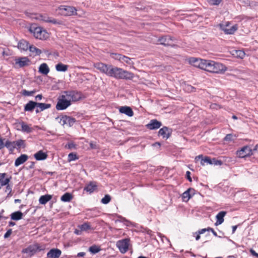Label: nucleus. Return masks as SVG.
<instances>
[{"label": "nucleus", "mask_w": 258, "mask_h": 258, "mask_svg": "<svg viewBox=\"0 0 258 258\" xmlns=\"http://www.w3.org/2000/svg\"><path fill=\"white\" fill-rule=\"evenodd\" d=\"M107 76L116 79H132L134 75L130 72L121 68L110 64Z\"/></svg>", "instance_id": "obj_1"}, {"label": "nucleus", "mask_w": 258, "mask_h": 258, "mask_svg": "<svg viewBox=\"0 0 258 258\" xmlns=\"http://www.w3.org/2000/svg\"><path fill=\"white\" fill-rule=\"evenodd\" d=\"M205 71L215 74H223L227 70V67L221 63L212 60H207Z\"/></svg>", "instance_id": "obj_2"}, {"label": "nucleus", "mask_w": 258, "mask_h": 258, "mask_svg": "<svg viewBox=\"0 0 258 258\" xmlns=\"http://www.w3.org/2000/svg\"><path fill=\"white\" fill-rule=\"evenodd\" d=\"M29 31L34 36L39 39H46L49 37L48 33L41 27H37L36 25H32L29 28Z\"/></svg>", "instance_id": "obj_3"}, {"label": "nucleus", "mask_w": 258, "mask_h": 258, "mask_svg": "<svg viewBox=\"0 0 258 258\" xmlns=\"http://www.w3.org/2000/svg\"><path fill=\"white\" fill-rule=\"evenodd\" d=\"M56 12L64 16H70L77 14V9L76 8L69 6H60L56 10Z\"/></svg>", "instance_id": "obj_4"}, {"label": "nucleus", "mask_w": 258, "mask_h": 258, "mask_svg": "<svg viewBox=\"0 0 258 258\" xmlns=\"http://www.w3.org/2000/svg\"><path fill=\"white\" fill-rule=\"evenodd\" d=\"M61 98L70 103L71 102L77 101L81 98V95L75 91H66L61 95Z\"/></svg>", "instance_id": "obj_5"}, {"label": "nucleus", "mask_w": 258, "mask_h": 258, "mask_svg": "<svg viewBox=\"0 0 258 258\" xmlns=\"http://www.w3.org/2000/svg\"><path fill=\"white\" fill-rule=\"evenodd\" d=\"M110 56L112 58L119 60L122 63H125L126 64L130 65L131 68L135 69L134 67V62L133 61L132 58L120 54L115 53H111Z\"/></svg>", "instance_id": "obj_6"}, {"label": "nucleus", "mask_w": 258, "mask_h": 258, "mask_svg": "<svg viewBox=\"0 0 258 258\" xmlns=\"http://www.w3.org/2000/svg\"><path fill=\"white\" fill-rule=\"evenodd\" d=\"M230 23L227 22L219 25L220 28L226 34H233L237 30L238 27L236 24L230 27Z\"/></svg>", "instance_id": "obj_7"}, {"label": "nucleus", "mask_w": 258, "mask_h": 258, "mask_svg": "<svg viewBox=\"0 0 258 258\" xmlns=\"http://www.w3.org/2000/svg\"><path fill=\"white\" fill-rule=\"evenodd\" d=\"M236 156L240 158H244L251 156V147L245 146L236 152Z\"/></svg>", "instance_id": "obj_8"}, {"label": "nucleus", "mask_w": 258, "mask_h": 258, "mask_svg": "<svg viewBox=\"0 0 258 258\" xmlns=\"http://www.w3.org/2000/svg\"><path fill=\"white\" fill-rule=\"evenodd\" d=\"M130 239L125 238L118 240L116 242V246L122 253H125L128 249Z\"/></svg>", "instance_id": "obj_9"}, {"label": "nucleus", "mask_w": 258, "mask_h": 258, "mask_svg": "<svg viewBox=\"0 0 258 258\" xmlns=\"http://www.w3.org/2000/svg\"><path fill=\"white\" fill-rule=\"evenodd\" d=\"M206 59L191 57L189 59V62L193 66L205 70Z\"/></svg>", "instance_id": "obj_10"}, {"label": "nucleus", "mask_w": 258, "mask_h": 258, "mask_svg": "<svg viewBox=\"0 0 258 258\" xmlns=\"http://www.w3.org/2000/svg\"><path fill=\"white\" fill-rule=\"evenodd\" d=\"M42 249L40 248L39 245L38 244L29 245L28 247L22 250V252L27 253L29 256L34 254L37 251H40Z\"/></svg>", "instance_id": "obj_11"}, {"label": "nucleus", "mask_w": 258, "mask_h": 258, "mask_svg": "<svg viewBox=\"0 0 258 258\" xmlns=\"http://www.w3.org/2000/svg\"><path fill=\"white\" fill-rule=\"evenodd\" d=\"M158 42L160 44L165 46H173L174 40L170 36H165L161 37L158 39Z\"/></svg>", "instance_id": "obj_12"}, {"label": "nucleus", "mask_w": 258, "mask_h": 258, "mask_svg": "<svg viewBox=\"0 0 258 258\" xmlns=\"http://www.w3.org/2000/svg\"><path fill=\"white\" fill-rule=\"evenodd\" d=\"M171 133V129L167 126H163L159 130L158 132V135L162 136L163 138L167 139L170 137Z\"/></svg>", "instance_id": "obj_13"}, {"label": "nucleus", "mask_w": 258, "mask_h": 258, "mask_svg": "<svg viewBox=\"0 0 258 258\" xmlns=\"http://www.w3.org/2000/svg\"><path fill=\"white\" fill-rule=\"evenodd\" d=\"M110 64H107L102 62H97L94 64V67L101 73L107 75Z\"/></svg>", "instance_id": "obj_14"}, {"label": "nucleus", "mask_w": 258, "mask_h": 258, "mask_svg": "<svg viewBox=\"0 0 258 258\" xmlns=\"http://www.w3.org/2000/svg\"><path fill=\"white\" fill-rule=\"evenodd\" d=\"M162 125V123L158 121L157 119H152L150 122L146 125L147 128L154 130L159 128Z\"/></svg>", "instance_id": "obj_15"}, {"label": "nucleus", "mask_w": 258, "mask_h": 258, "mask_svg": "<svg viewBox=\"0 0 258 258\" xmlns=\"http://www.w3.org/2000/svg\"><path fill=\"white\" fill-rule=\"evenodd\" d=\"M30 61L27 57H19L15 59V63L19 67H23L29 66Z\"/></svg>", "instance_id": "obj_16"}, {"label": "nucleus", "mask_w": 258, "mask_h": 258, "mask_svg": "<svg viewBox=\"0 0 258 258\" xmlns=\"http://www.w3.org/2000/svg\"><path fill=\"white\" fill-rule=\"evenodd\" d=\"M61 253L60 250L57 248H52L50 249L47 253L48 258H58Z\"/></svg>", "instance_id": "obj_17"}, {"label": "nucleus", "mask_w": 258, "mask_h": 258, "mask_svg": "<svg viewBox=\"0 0 258 258\" xmlns=\"http://www.w3.org/2000/svg\"><path fill=\"white\" fill-rule=\"evenodd\" d=\"M68 102L64 101L61 98L58 99L57 103L56 105V108L58 110H62L66 109L70 105V103H68Z\"/></svg>", "instance_id": "obj_18"}, {"label": "nucleus", "mask_w": 258, "mask_h": 258, "mask_svg": "<svg viewBox=\"0 0 258 258\" xmlns=\"http://www.w3.org/2000/svg\"><path fill=\"white\" fill-rule=\"evenodd\" d=\"M37 19L40 21H42L45 22L51 23L53 24H59L55 19L49 17L46 15H40Z\"/></svg>", "instance_id": "obj_19"}, {"label": "nucleus", "mask_w": 258, "mask_h": 258, "mask_svg": "<svg viewBox=\"0 0 258 258\" xmlns=\"http://www.w3.org/2000/svg\"><path fill=\"white\" fill-rule=\"evenodd\" d=\"M225 211H220L219 212L216 216V222L215 223L216 225H219L221 224L224 221V217L226 214Z\"/></svg>", "instance_id": "obj_20"}, {"label": "nucleus", "mask_w": 258, "mask_h": 258, "mask_svg": "<svg viewBox=\"0 0 258 258\" xmlns=\"http://www.w3.org/2000/svg\"><path fill=\"white\" fill-rule=\"evenodd\" d=\"M196 160L201 159V164L202 166H205L206 164H212V160L209 157H205L204 158H203L202 155L197 156L195 158Z\"/></svg>", "instance_id": "obj_21"}, {"label": "nucleus", "mask_w": 258, "mask_h": 258, "mask_svg": "<svg viewBox=\"0 0 258 258\" xmlns=\"http://www.w3.org/2000/svg\"><path fill=\"white\" fill-rule=\"evenodd\" d=\"M191 191H195V190L194 188H189L182 194V198L183 201L187 202L192 197Z\"/></svg>", "instance_id": "obj_22"}, {"label": "nucleus", "mask_w": 258, "mask_h": 258, "mask_svg": "<svg viewBox=\"0 0 258 258\" xmlns=\"http://www.w3.org/2000/svg\"><path fill=\"white\" fill-rule=\"evenodd\" d=\"M28 156L26 154H22L20 157L16 159L15 162V166L17 167L24 163L27 160Z\"/></svg>", "instance_id": "obj_23"}, {"label": "nucleus", "mask_w": 258, "mask_h": 258, "mask_svg": "<svg viewBox=\"0 0 258 258\" xmlns=\"http://www.w3.org/2000/svg\"><path fill=\"white\" fill-rule=\"evenodd\" d=\"M59 122L62 125H64L65 124H69L70 125H71L75 122V119L64 115L62 116V117L60 118Z\"/></svg>", "instance_id": "obj_24"}, {"label": "nucleus", "mask_w": 258, "mask_h": 258, "mask_svg": "<svg viewBox=\"0 0 258 258\" xmlns=\"http://www.w3.org/2000/svg\"><path fill=\"white\" fill-rule=\"evenodd\" d=\"M51 106L50 104L37 103V109H36V112L38 113L40 111H43L46 109L50 108Z\"/></svg>", "instance_id": "obj_25"}, {"label": "nucleus", "mask_w": 258, "mask_h": 258, "mask_svg": "<svg viewBox=\"0 0 258 258\" xmlns=\"http://www.w3.org/2000/svg\"><path fill=\"white\" fill-rule=\"evenodd\" d=\"M7 174L6 173H0V184L1 186H5L7 185L11 179L10 176L9 178H5Z\"/></svg>", "instance_id": "obj_26"}, {"label": "nucleus", "mask_w": 258, "mask_h": 258, "mask_svg": "<svg viewBox=\"0 0 258 258\" xmlns=\"http://www.w3.org/2000/svg\"><path fill=\"white\" fill-rule=\"evenodd\" d=\"M49 71V68L48 65L45 63L41 64L39 67V72L44 75H47Z\"/></svg>", "instance_id": "obj_27"}, {"label": "nucleus", "mask_w": 258, "mask_h": 258, "mask_svg": "<svg viewBox=\"0 0 258 258\" xmlns=\"http://www.w3.org/2000/svg\"><path fill=\"white\" fill-rule=\"evenodd\" d=\"M36 108L37 109V102L30 101L25 106V110L26 111H32Z\"/></svg>", "instance_id": "obj_28"}, {"label": "nucleus", "mask_w": 258, "mask_h": 258, "mask_svg": "<svg viewBox=\"0 0 258 258\" xmlns=\"http://www.w3.org/2000/svg\"><path fill=\"white\" fill-rule=\"evenodd\" d=\"M34 157L37 160H43L47 158V154L40 150L34 154Z\"/></svg>", "instance_id": "obj_29"}, {"label": "nucleus", "mask_w": 258, "mask_h": 258, "mask_svg": "<svg viewBox=\"0 0 258 258\" xmlns=\"http://www.w3.org/2000/svg\"><path fill=\"white\" fill-rule=\"evenodd\" d=\"M52 198V196L50 195H45L41 196L39 199V202L42 205L46 204L48 201H49Z\"/></svg>", "instance_id": "obj_30"}, {"label": "nucleus", "mask_w": 258, "mask_h": 258, "mask_svg": "<svg viewBox=\"0 0 258 258\" xmlns=\"http://www.w3.org/2000/svg\"><path fill=\"white\" fill-rule=\"evenodd\" d=\"M96 188L97 185L93 182H91L84 187V190L91 194L94 192Z\"/></svg>", "instance_id": "obj_31"}, {"label": "nucleus", "mask_w": 258, "mask_h": 258, "mask_svg": "<svg viewBox=\"0 0 258 258\" xmlns=\"http://www.w3.org/2000/svg\"><path fill=\"white\" fill-rule=\"evenodd\" d=\"M29 46L28 42L24 40H21L18 45V48L23 50H26L29 49Z\"/></svg>", "instance_id": "obj_32"}, {"label": "nucleus", "mask_w": 258, "mask_h": 258, "mask_svg": "<svg viewBox=\"0 0 258 258\" xmlns=\"http://www.w3.org/2000/svg\"><path fill=\"white\" fill-rule=\"evenodd\" d=\"M23 217V213L21 211H16L11 214V218L13 220H19Z\"/></svg>", "instance_id": "obj_33"}, {"label": "nucleus", "mask_w": 258, "mask_h": 258, "mask_svg": "<svg viewBox=\"0 0 258 258\" xmlns=\"http://www.w3.org/2000/svg\"><path fill=\"white\" fill-rule=\"evenodd\" d=\"M68 66L62 63H58L55 66V69L57 72H66L68 70Z\"/></svg>", "instance_id": "obj_34"}, {"label": "nucleus", "mask_w": 258, "mask_h": 258, "mask_svg": "<svg viewBox=\"0 0 258 258\" xmlns=\"http://www.w3.org/2000/svg\"><path fill=\"white\" fill-rule=\"evenodd\" d=\"M73 198V195L69 193L66 192L63 194L60 198L61 201L64 202H70Z\"/></svg>", "instance_id": "obj_35"}, {"label": "nucleus", "mask_w": 258, "mask_h": 258, "mask_svg": "<svg viewBox=\"0 0 258 258\" xmlns=\"http://www.w3.org/2000/svg\"><path fill=\"white\" fill-rule=\"evenodd\" d=\"M29 49L30 51L35 56L39 55L42 52L40 49L33 45H30Z\"/></svg>", "instance_id": "obj_36"}, {"label": "nucleus", "mask_w": 258, "mask_h": 258, "mask_svg": "<svg viewBox=\"0 0 258 258\" xmlns=\"http://www.w3.org/2000/svg\"><path fill=\"white\" fill-rule=\"evenodd\" d=\"M232 54L236 57L243 58L245 56V52L241 50H235L233 51Z\"/></svg>", "instance_id": "obj_37"}, {"label": "nucleus", "mask_w": 258, "mask_h": 258, "mask_svg": "<svg viewBox=\"0 0 258 258\" xmlns=\"http://www.w3.org/2000/svg\"><path fill=\"white\" fill-rule=\"evenodd\" d=\"M21 131L24 133H30L33 131V129L23 121L21 126Z\"/></svg>", "instance_id": "obj_38"}, {"label": "nucleus", "mask_w": 258, "mask_h": 258, "mask_svg": "<svg viewBox=\"0 0 258 258\" xmlns=\"http://www.w3.org/2000/svg\"><path fill=\"white\" fill-rule=\"evenodd\" d=\"M118 109L120 113H133L132 109L127 106L119 107Z\"/></svg>", "instance_id": "obj_39"}, {"label": "nucleus", "mask_w": 258, "mask_h": 258, "mask_svg": "<svg viewBox=\"0 0 258 258\" xmlns=\"http://www.w3.org/2000/svg\"><path fill=\"white\" fill-rule=\"evenodd\" d=\"M100 250V248L96 245H93L90 246L89 248V251L93 254H95L99 252Z\"/></svg>", "instance_id": "obj_40"}, {"label": "nucleus", "mask_w": 258, "mask_h": 258, "mask_svg": "<svg viewBox=\"0 0 258 258\" xmlns=\"http://www.w3.org/2000/svg\"><path fill=\"white\" fill-rule=\"evenodd\" d=\"M79 227L81 231H86L88 230L92 229L91 225L89 224V223H84L80 225Z\"/></svg>", "instance_id": "obj_41"}, {"label": "nucleus", "mask_w": 258, "mask_h": 258, "mask_svg": "<svg viewBox=\"0 0 258 258\" xmlns=\"http://www.w3.org/2000/svg\"><path fill=\"white\" fill-rule=\"evenodd\" d=\"M5 146L11 150H12L15 148V142H10L7 141L4 144Z\"/></svg>", "instance_id": "obj_42"}, {"label": "nucleus", "mask_w": 258, "mask_h": 258, "mask_svg": "<svg viewBox=\"0 0 258 258\" xmlns=\"http://www.w3.org/2000/svg\"><path fill=\"white\" fill-rule=\"evenodd\" d=\"M78 159V157L77 154L75 153H71L68 155V161L71 162Z\"/></svg>", "instance_id": "obj_43"}, {"label": "nucleus", "mask_w": 258, "mask_h": 258, "mask_svg": "<svg viewBox=\"0 0 258 258\" xmlns=\"http://www.w3.org/2000/svg\"><path fill=\"white\" fill-rule=\"evenodd\" d=\"M36 90H33L32 91H27L26 90H23L22 91V94L25 96H30L33 95L36 93Z\"/></svg>", "instance_id": "obj_44"}, {"label": "nucleus", "mask_w": 258, "mask_h": 258, "mask_svg": "<svg viewBox=\"0 0 258 258\" xmlns=\"http://www.w3.org/2000/svg\"><path fill=\"white\" fill-rule=\"evenodd\" d=\"M111 197L110 195H105L104 198H103L101 199V203L104 204H107L108 203H109L110 202V201H111Z\"/></svg>", "instance_id": "obj_45"}, {"label": "nucleus", "mask_w": 258, "mask_h": 258, "mask_svg": "<svg viewBox=\"0 0 258 258\" xmlns=\"http://www.w3.org/2000/svg\"><path fill=\"white\" fill-rule=\"evenodd\" d=\"M15 148L16 147H17L20 148L22 147H24V141H23L22 140H19L18 141H17L15 142Z\"/></svg>", "instance_id": "obj_46"}, {"label": "nucleus", "mask_w": 258, "mask_h": 258, "mask_svg": "<svg viewBox=\"0 0 258 258\" xmlns=\"http://www.w3.org/2000/svg\"><path fill=\"white\" fill-rule=\"evenodd\" d=\"M251 155L258 156V144L256 145L253 148L251 147Z\"/></svg>", "instance_id": "obj_47"}, {"label": "nucleus", "mask_w": 258, "mask_h": 258, "mask_svg": "<svg viewBox=\"0 0 258 258\" xmlns=\"http://www.w3.org/2000/svg\"><path fill=\"white\" fill-rule=\"evenodd\" d=\"M235 136L232 134H227L224 138V141H232L234 140V138Z\"/></svg>", "instance_id": "obj_48"}, {"label": "nucleus", "mask_w": 258, "mask_h": 258, "mask_svg": "<svg viewBox=\"0 0 258 258\" xmlns=\"http://www.w3.org/2000/svg\"><path fill=\"white\" fill-rule=\"evenodd\" d=\"M221 1L222 0H207L208 3L211 5H218Z\"/></svg>", "instance_id": "obj_49"}, {"label": "nucleus", "mask_w": 258, "mask_h": 258, "mask_svg": "<svg viewBox=\"0 0 258 258\" xmlns=\"http://www.w3.org/2000/svg\"><path fill=\"white\" fill-rule=\"evenodd\" d=\"M76 147V145L74 144L73 142H69L66 146V148L71 150L73 149H75Z\"/></svg>", "instance_id": "obj_50"}, {"label": "nucleus", "mask_w": 258, "mask_h": 258, "mask_svg": "<svg viewBox=\"0 0 258 258\" xmlns=\"http://www.w3.org/2000/svg\"><path fill=\"white\" fill-rule=\"evenodd\" d=\"M214 164L215 165H221L222 164V162L221 160H216L215 158H213L212 160V164Z\"/></svg>", "instance_id": "obj_51"}, {"label": "nucleus", "mask_w": 258, "mask_h": 258, "mask_svg": "<svg viewBox=\"0 0 258 258\" xmlns=\"http://www.w3.org/2000/svg\"><path fill=\"white\" fill-rule=\"evenodd\" d=\"M22 123H23V121L16 122L15 123V127L17 128V130L21 131V126Z\"/></svg>", "instance_id": "obj_52"}, {"label": "nucleus", "mask_w": 258, "mask_h": 258, "mask_svg": "<svg viewBox=\"0 0 258 258\" xmlns=\"http://www.w3.org/2000/svg\"><path fill=\"white\" fill-rule=\"evenodd\" d=\"M6 188L5 190V192H8V196H9L12 192V187L9 184V183L6 185Z\"/></svg>", "instance_id": "obj_53"}, {"label": "nucleus", "mask_w": 258, "mask_h": 258, "mask_svg": "<svg viewBox=\"0 0 258 258\" xmlns=\"http://www.w3.org/2000/svg\"><path fill=\"white\" fill-rule=\"evenodd\" d=\"M89 145L90 148L92 149H96L98 148V145L96 144V143L90 142Z\"/></svg>", "instance_id": "obj_54"}, {"label": "nucleus", "mask_w": 258, "mask_h": 258, "mask_svg": "<svg viewBox=\"0 0 258 258\" xmlns=\"http://www.w3.org/2000/svg\"><path fill=\"white\" fill-rule=\"evenodd\" d=\"M12 233V230L11 229H9L6 233L4 234V238H7L10 237Z\"/></svg>", "instance_id": "obj_55"}, {"label": "nucleus", "mask_w": 258, "mask_h": 258, "mask_svg": "<svg viewBox=\"0 0 258 258\" xmlns=\"http://www.w3.org/2000/svg\"><path fill=\"white\" fill-rule=\"evenodd\" d=\"M191 173L189 171H187L186 172V177L189 182L192 181L191 177H190Z\"/></svg>", "instance_id": "obj_56"}, {"label": "nucleus", "mask_w": 258, "mask_h": 258, "mask_svg": "<svg viewBox=\"0 0 258 258\" xmlns=\"http://www.w3.org/2000/svg\"><path fill=\"white\" fill-rule=\"evenodd\" d=\"M206 231L209 232V227H208L207 228H203L201 230H199L198 232H199V234H202L204 233Z\"/></svg>", "instance_id": "obj_57"}, {"label": "nucleus", "mask_w": 258, "mask_h": 258, "mask_svg": "<svg viewBox=\"0 0 258 258\" xmlns=\"http://www.w3.org/2000/svg\"><path fill=\"white\" fill-rule=\"evenodd\" d=\"M86 255L85 252H80L78 253L77 255L75 257H84Z\"/></svg>", "instance_id": "obj_58"}, {"label": "nucleus", "mask_w": 258, "mask_h": 258, "mask_svg": "<svg viewBox=\"0 0 258 258\" xmlns=\"http://www.w3.org/2000/svg\"><path fill=\"white\" fill-rule=\"evenodd\" d=\"M4 144L3 139L0 137V150L5 147Z\"/></svg>", "instance_id": "obj_59"}, {"label": "nucleus", "mask_w": 258, "mask_h": 258, "mask_svg": "<svg viewBox=\"0 0 258 258\" xmlns=\"http://www.w3.org/2000/svg\"><path fill=\"white\" fill-rule=\"evenodd\" d=\"M250 252L251 253V254L253 255V256H255L257 257H258V253H256L253 249H251L250 250Z\"/></svg>", "instance_id": "obj_60"}, {"label": "nucleus", "mask_w": 258, "mask_h": 258, "mask_svg": "<svg viewBox=\"0 0 258 258\" xmlns=\"http://www.w3.org/2000/svg\"><path fill=\"white\" fill-rule=\"evenodd\" d=\"M188 91H192L194 88L190 85H187L185 88Z\"/></svg>", "instance_id": "obj_61"}, {"label": "nucleus", "mask_w": 258, "mask_h": 258, "mask_svg": "<svg viewBox=\"0 0 258 258\" xmlns=\"http://www.w3.org/2000/svg\"><path fill=\"white\" fill-rule=\"evenodd\" d=\"M209 231H211L215 236H217V232L215 231V230L213 228L209 227Z\"/></svg>", "instance_id": "obj_62"}, {"label": "nucleus", "mask_w": 258, "mask_h": 258, "mask_svg": "<svg viewBox=\"0 0 258 258\" xmlns=\"http://www.w3.org/2000/svg\"><path fill=\"white\" fill-rule=\"evenodd\" d=\"M194 234L196 235L195 236L196 240H199L200 239V234H199L198 232H195Z\"/></svg>", "instance_id": "obj_63"}, {"label": "nucleus", "mask_w": 258, "mask_h": 258, "mask_svg": "<svg viewBox=\"0 0 258 258\" xmlns=\"http://www.w3.org/2000/svg\"><path fill=\"white\" fill-rule=\"evenodd\" d=\"M42 95H41V94H39V95H37L36 97H35V100L36 101H40L42 99Z\"/></svg>", "instance_id": "obj_64"}]
</instances>
